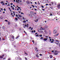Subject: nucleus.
Here are the masks:
<instances>
[{"label": "nucleus", "mask_w": 60, "mask_h": 60, "mask_svg": "<svg viewBox=\"0 0 60 60\" xmlns=\"http://www.w3.org/2000/svg\"><path fill=\"white\" fill-rule=\"evenodd\" d=\"M30 13L32 15H34V12L33 11H31Z\"/></svg>", "instance_id": "obj_1"}, {"label": "nucleus", "mask_w": 60, "mask_h": 60, "mask_svg": "<svg viewBox=\"0 0 60 60\" xmlns=\"http://www.w3.org/2000/svg\"><path fill=\"white\" fill-rule=\"evenodd\" d=\"M57 31L56 30H54L53 31V34H56V33Z\"/></svg>", "instance_id": "obj_2"}, {"label": "nucleus", "mask_w": 60, "mask_h": 60, "mask_svg": "<svg viewBox=\"0 0 60 60\" xmlns=\"http://www.w3.org/2000/svg\"><path fill=\"white\" fill-rule=\"evenodd\" d=\"M4 54H3L2 56H0V58H3V57H4Z\"/></svg>", "instance_id": "obj_3"}, {"label": "nucleus", "mask_w": 60, "mask_h": 60, "mask_svg": "<svg viewBox=\"0 0 60 60\" xmlns=\"http://www.w3.org/2000/svg\"><path fill=\"white\" fill-rule=\"evenodd\" d=\"M38 20H39V19L37 18V19L36 20H34V21L35 22H38Z\"/></svg>", "instance_id": "obj_4"}, {"label": "nucleus", "mask_w": 60, "mask_h": 60, "mask_svg": "<svg viewBox=\"0 0 60 60\" xmlns=\"http://www.w3.org/2000/svg\"><path fill=\"white\" fill-rule=\"evenodd\" d=\"M26 2L27 3V4H29L30 3V2H29V1L28 0H27L26 1Z\"/></svg>", "instance_id": "obj_5"}, {"label": "nucleus", "mask_w": 60, "mask_h": 60, "mask_svg": "<svg viewBox=\"0 0 60 60\" xmlns=\"http://www.w3.org/2000/svg\"><path fill=\"white\" fill-rule=\"evenodd\" d=\"M59 35V33H57V34H55V35H54V36H58Z\"/></svg>", "instance_id": "obj_6"}, {"label": "nucleus", "mask_w": 60, "mask_h": 60, "mask_svg": "<svg viewBox=\"0 0 60 60\" xmlns=\"http://www.w3.org/2000/svg\"><path fill=\"white\" fill-rule=\"evenodd\" d=\"M55 43L57 45H60V44L58 42V43H56V42H55Z\"/></svg>", "instance_id": "obj_7"}, {"label": "nucleus", "mask_w": 60, "mask_h": 60, "mask_svg": "<svg viewBox=\"0 0 60 60\" xmlns=\"http://www.w3.org/2000/svg\"><path fill=\"white\" fill-rule=\"evenodd\" d=\"M48 39V38H45L44 39V41H47Z\"/></svg>", "instance_id": "obj_8"}, {"label": "nucleus", "mask_w": 60, "mask_h": 60, "mask_svg": "<svg viewBox=\"0 0 60 60\" xmlns=\"http://www.w3.org/2000/svg\"><path fill=\"white\" fill-rule=\"evenodd\" d=\"M35 49L36 51L37 52H38V50H37V49L36 48V47H35Z\"/></svg>", "instance_id": "obj_9"}, {"label": "nucleus", "mask_w": 60, "mask_h": 60, "mask_svg": "<svg viewBox=\"0 0 60 60\" xmlns=\"http://www.w3.org/2000/svg\"><path fill=\"white\" fill-rule=\"evenodd\" d=\"M60 4L58 5V6H57V8H60Z\"/></svg>", "instance_id": "obj_10"}, {"label": "nucleus", "mask_w": 60, "mask_h": 60, "mask_svg": "<svg viewBox=\"0 0 60 60\" xmlns=\"http://www.w3.org/2000/svg\"><path fill=\"white\" fill-rule=\"evenodd\" d=\"M8 25H10V24H11V22H8Z\"/></svg>", "instance_id": "obj_11"}, {"label": "nucleus", "mask_w": 60, "mask_h": 60, "mask_svg": "<svg viewBox=\"0 0 60 60\" xmlns=\"http://www.w3.org/2000/svg\"><path fill=\"white\" fill-rule=\"evenodd\" d=\"M59 52V51H57V50H56L55 51V53H58Z\"/></svg>", "instance_id": "obj_12"}, {"label": "nucleus", "mask_w": 60, "mask_h": 60, "mask_svg": "<svg viewBox=\"0 0 60 60\" xmlns=\"http://www.w3.org/2000/svg\"><path fill=\"white\" fill-rule=\"evenodd\" d=\"M15 19L16 21H17L18 20V18H17V17H15Z\"/></svg>", "instance_id": "obj_13"}, {"label": "nucleus", "mask_w": 60, "mask_h": 60, "mask_svg": "<svg viewBox=\"0 0 60 60\" xmlns=\"http://www.w3.org/2000/svg\"><path fill=\"white\" fill-rule=\"evenodd\" d=\"M18 16L19 17H20V18H21V17H22V16H21V15H20L19 14H18Z\"/></svg>", "instance_id": "obj_14"}, {"label": "nucleus", "mask_w": 60, "mask_h": 60, "mask_svg": "<svg viewBox=\"0 0 60 60\" xmlns=\"http://www.w3.org/2000/svg\"><path fill=\"white\" fill-rule=\"evenodd\" d=\"M53 57V56L52 55H50V58H52Z\"/></svg>", "instance_id": "obj_15"}, {"label": "nucleus", "mask_w": 60, "mask_h": 60, "mask_svg": "<svg viewBox=\"0 0 60 60\" xmlns=\"http://www.w3.org/2000/svg\"><path fill=\"white\" fill-rule=\"evenodd\" d=\"M12 39H14V36H12Z\"/></svg>", "instance_id": "obj_16"}, {"label": "nucleus", "mask_w": 60, "mask_h": 60, "mask_svg": "<svg viewBox=\"0 0 60 60\" xmlns=\"http://www.w3.org/2000/svg\"><path fill=\"white\" fill-rule=\"evenodd\" d=\"M46 29H45V28H43V29L42 30H45Z\"/></svg>", "instance_id": "obj_17"}, {"label": "nucleus", "mask_w": 60, "mask_h": 60, "mask_svg": "<svg viewBox=\"0 0 60 60\" xmlns=\"http://www.w3.org/2000/svg\"><path fill=\"white\" fill-rule=\"evenodd\" d=\"M56 42H58H58H59V41L57 40H56Z\"/></svg>", "instance_id": "obj_18"}, {"label": "nucleus", "mask_w": 60, "mask_h": 60, "mask_svg": "<svg viewBox=\"0 0 60 60\" xmlns=\"http://www.w3.org/2000/svg\"><path fill=\"white\" fill-rule=\"evenodd\" d=\"M36 56L37 57H38H38H39V56H38V55L36 54Z\"/></svg>", "instance_id": "obj_19"}, {"label": "nucleus", "mask_w": 60, "mask_h": 60, "mask_svg": "<svg viewBox=\"0 0 60 60\" xmlns=\"http://www.w3.org/2000/svg\"><path fill=\"white\" fill-rule=\"evenodd\" d=\"M58 54V53H54V55H57Z\"/></svg>", "instance_id": "obj_20"}, {"label": "nucleus", "mask_w": 60, "mask_h": 60, "mask_svg": "<svg viewBox=\"0 0 60 60\" xmlns=\"http://www.w3.org/2000/svg\"><path fill=\"white\" fill-rule=\"evenodd\" d=\"M49 34H51V31L50 30H49Z\"/></svg>", "instance_id": "obj_21"}, {"label": "nucleus", "mask_w": 60, "mask_h": 60, "mask_svg": "<svg viewBox=\"0 0 60 60\" xmlns=\"http://www.w3.org/2000/svg\"><path fill=\"white\" fill-rule=\"evenodd\" d=\"M32 5V7H33V8H34V7H35L33 5Z\"/></svg>", "instance_id": "obj_22"}, {"label": "nucleus", "mask_w": 60, "mask_h": 60, "mask_svg": "<svg viewBox=\"0 0 60 60\" xmlns=\"http://www.w3.org/2000/svg\"><path fill=\"white\" fill-rule=\"evenodd\" d=\"M0 3L1 4H3V3H4V1H1L0 2Z\"/></svg>", "instance_id": "obj_23"}, {"label": "nucleus", "mask_w": 60, "mask_h": 60, "mask_svg": "<svg viewBox=\"0 0 60 60\" xmlns=\"http://www.w3.org/2000/svg\"><path fill=\"white\" fill-rule=\"evenodd\" d=\"M38 4H40V3H39V1H38Z\"/></svg>", "instance_id": "obj_24"}, {"label": "nucleus", "mask_w": 60, "mask_h": 60, "mask_svg": "<svg viewBox=\"0 0 60 60\" xmlns=\"http://www.w3.org/2000/svg\"><path fill=\"white\" fill-rule=\"evenodd\" d=\"M16 60H19V58H18V57H17V58H16Z\"/></svg>", "instance_id": "obj_25"}, {"label": "nucleus", "mask_w": 60, "mask_h": 60, "mask_svg": "<svg viewBox=\"0 0 60 60\" xmlns=\"http://www.w3.org/2000/svg\"><path fill=\"white\" fill-rule=\"evenodd\" d=\"M23 22L24 23H26V20H24L23 21Z\"/></svg>", "instance_id": "obj_26"}, {"label": "nucleus", "mask_w": 60, "mask_h": 60, "mask_svg": "<svg viewBox=\"0 0 60 60\" xmlns=\"http://www.w3.org/2000/svg\"><path fill=\"white\" fill-rule=\"evenodd\" d=\"M2 29H4V26H3V27H2Z\"/></svg>", "instance_id": "obj_27"}, {"label": "nucleus", "mask_w": 60, "mask_h": 60, "mask_svg": "<svg viewBox=\"0 0 60 60\" xmlns=\"http://www.w3.org/2000/svg\"><path fill=\"white\" fill-rule=\"evenodd\" d=\"M45 28H47L48 27V26H45Z\"/></svg>", "instance_id": "obj_28"}, {"label": "nucleus", "mask_w": 60, "mask_h": 60, "mask_svg": "<svg viewBox=\"0 0 60 60\" xmlns=\"http://www.w3.org/2000/svg\"><path fill=\"white\" fill-rule=\"evenodd\" d=\"M39 36V35L38 34L37 35H36V37H38Z\"/></svg>", "instance_id": "obj_29"}, {"label": "nucleus", "mask_w": 60, "mask_h": 60, "mask_svg": "<svg viewBox=\"0 0 60 60\" xmlns=\"http://www.w3.org/2000/svg\"><path fill=\"white\" fill-rule=\"evenodd\" d=\"M12 35H10V38H11V36H12Z\"/></svg>", "instance_id": "obj_30"}, {"label": "nucleus", "mask_w": 60, "mask_h": 60, "mask_svg": "<svg viewBox=\"0 0 60 60\" xmlns=\"http://www.w3.org/2000/svg\"><path fill=\"white\" fill-rule=\"evenodd\" d=\"M49 40L50 41H52V39H49Z\"/></svg>", "instance_id": "obj_31"}, {"label": "nucleus", "mask_w": 60, "mask_h": 60, "mask_svg": "<svg viewBox=\"0 0 60 60\" xmlns=\"http://www.w3.org/2000/svg\"><path fill=\"white\" fill-rule=\"evenodd\" d=\"M5 21H6V22H8V20H5Z\"/></svg>", "instance_id": "obj_32"}, {"label": "nucleus", "mask_w": 60, "mask_h": 60, "mask_svg": "<svg viewBox=\"0 0 60 60\" xmlns=\"http://www.w3.org/2000/svg\"><path fill=\"white\" fill-rule=\"evenodd\" d=\"M12 9H13V10H14V7H13L12 8Z\"/></svg>", "instance_id": "obj_33"}, {"label": "nucleus", "mask_w": 60, "mask_h": 60, "mask_svg": "<svg viewBox=\"0 0 60 60\" xmlns=\"http://www.w3.org/2000/svg\"><path fill=\"white\" fill-rule=\"evenodd\" d=\"M10 4H11V5H13V3H11Z\"/></svg>", "instance_id": "obj_34"}, {"label": "nucleus", "mask_w": 60, "mask_h": 60, "mask_svg": "<svg viewBox=\"0 0 60 60\" xmlns=\"http://www.w3.org/2000/svg\"><path fill=\"white\" fill-rule=\"evenodd\" d=\"M25 59L26 60H27V58H26V57H25Z\"/></svg>", "instance_id": "obj_35"}, {"label": "nucleus", "mask_w": 60, "mask_h": 60, "mask_svg": "<svg viewBox=\"0 0 60 60\" xmlns=\"http://www.w3.org/2000/svg\"><path fill=\"white\" fill-rule=\"evenodd\" d=\"M50 9H52V7H50Z\"/></svg>", "instance_id": "obj_36"}, {"label": "nucleus", "mask_w": 60, "mask_h": 60, "mask_svg": "<svg viewBox=\"0 0 60 60\" xmlns=\"http://www.w3.org/2000/svg\"><path fill=\"white\" fill-rule=\"evenodd\" d=\"M41 7L43 8H44V6H42Z\"/></svg>", "instance_id": "obj_37"}, {"label": "nucleus", "mask_w": 60, "mask_h": 60, "mask_svg": "<svg viewBox=\"0 0 60 60\" xmlns=\"http://www.w3.org/2000/svg\"><path fill=\"white\" fill-rule=\"evenodd\" d=\"M21 14H24V13H23V12H22L21 13Z\"/></svg>", "instance_id": "obj_38"}, {"label": "nucleus", "mask_w": 60, "mask_h": 60, "mask_svg": "<svg viewBox=\"0 0 60 60\" xmlns=\"http://www.w3.org/2000/svg\"><path fill=\"white\" fill-rule=\"evenodd\" d=\"M42 35H41V34L40 35V37H42Z\"/></svg>", "instance_id": "obj_39"}, {"label": "nucleus", "mask_w": 60, "mask_h": 60, "mask_svg": "<svg viewBox=\"0 0 60 60\" xmlns=\"http://www.w3.org/2000/svg\"><path fill=\"white\" fill-rule=\"evenodd\" d=\"M27 27H28V24H27Z\"/></svg>", "instance_id": "obj_40"}, {"label": "nucleus", "mask_w": 60, "mask_h": 60, "mask_svg": "<svg viewBox=\"0 0 60 60\" xmlns=\"http://www.w3.org/2000/svg\"><path fill=\"white\" fill-rule=\"evenodd\" d=\"M4 11H6V9H5L4 8Z\"/></svg>", "instance_id": "obj_41"}, {"label": "nucleus", "mask_w": 60, "mask_h": 60, "mask_svg": "<svg viewBox=\"0 0 60 60\" xmlns=\"http://www.w3.org/2000/svg\"><path fill=\"white\" fill-rule=\"evenodd\" d=\"M43 28H40V29H41V30H42Z\"/></svg>", "instance_id": "obj_42"}, {"label": "nucleus", "mask_w": 60, "mask_h": 60, "mask_svg": "<svg viewBox=\"0 0 60 60\" xmlns=\"http://www.w3.org/2000/svg\"><path fill=\"white\" fill-rule=\"evenodd\" d=\"M4 5V3H3L2 4V5Z\"/></svg>", "instance_id": "obj_43"}, {"label": "nucleus", "mask_w": 60, "mask_h": 60, "mask_svg": "<svg viewBox=\"0 0 60 60\" xmlns=\"http://www.w3.org/2000/svg\"><path fill=\"white\" fill-rule=\"evenodd\" d=\"M16 17H18V15L16 14Z\"/></svg>", "instance_id": "obj_44"}, {"label": "nucleus", "mask_w": 60, "mask_h": 60, "mask_svg": "<svg viewBox=\"0 0 60 60\" xmlns=\"http://www.w3.org/2000/svg\"><path fill=\"white\" fill-rule=\"evenodd\" d=\"M51 4H52V5H53V2H52V3H51Z\"/></svg>", "instance_id": "obj_45"}, {"label": "nucleus", "mask_w": 60, "mask_h": 60, "mask_svg": "<svg viewBox=\"0 0 60 60\" xmlns=\"http://www.w3.org/2000/svg\"><path fill=\"white\" fill-rule=\"evenodd\" d=\"M29 15V16H31V17H32V15Z\"/></svg>", "instance_id": "obj_46"}, {"label": "nucleus", "mask_w": 60, "mask_h": 60, "mask_svg": "<svg viewBox=\"0 0 60 60\" xmlns=\"http://www.w3.org/2000/svg\"><path fill=\"white\" fill-rule=\"evenodd\" d=\"M1 11H3V8H1Z\"/></svg>", "instance_id": "obj_47"}, {"label": "nucleus", "mask_w": 60, "mask_h": 60, "mask_svg": "<svg viewBox=\"0 0 60 60\" xmlns=\"http://www.w3.org/2000/svg\"><path fill=\"white\" fill-rule=\"evenodd\" d=\"M39 55L41 56H42V55L41 54H39Z\"/></svg>", "instance_id": "obj_48"}, {"label": "nucleus", "mask_w": 60, "mask_h": 60, "mask_svg": "<svg viewBox=\"0 0 60 60\" xmlns=\"http://www.w3.org/2000/svg\"><path fill=\"white\" fill-rule=\"evenodd\" d=\"M53 42H54V41H51V43H53Z\"/></svg>", "instance_id": "obj_49"}, {"label": "nucleus", "mask_w": 60, "mask_h": 60, "mask_svg": "<svg viewBox=\"0 0 60 60\" xmlns=\"http://www.w3.org/2000/svg\"><path fill=\"white\" fill-rule=\"evenodd\" d=\"M50 16H52V14H50Z\"/></svg>", "instance_id": "obj_50"}, {"label": "nucleus", "mask_w": 60, "mask_h": 60, "mask_svg": "<svg viewBox=\"0 0 60 60\" xmlns=\"http://www.w3.org/2000/svg\"><path fill=\"white\" fill-rule=\"evenodd\" d=\"M7 4H7V3H5V4L6 5H7Z\"/></svg>", "instance_id": "obj_51"}, {"label": "nucleus", "mask_w": 60, "mask_h": 60, "mask_svg": "<svg viewBox=\"0 0 60 60\" xmlns=\"http://www.w3.org/2000/svg\"><path fill=\"white\" fill-rule=\"evenodd\" d=\"M18 38H19V37H18V36H17V37L15 38H16V39H17Z\"/></svg>", "instance_id": "obj_52"}, {"label": "nucleus", "mask_w": 60, "mask_h": 60, "mask_svg": "<svg viewBox=\"0 0 60 60\" xmlns=\"http://www.w3.org/2000/svg\"><path fill=\"white\" fill-rule=\"evenodd\" d=\"M33 29V28H31V30H32Z\"/></svg>", "instance_id": "obj_53"}, {"label": "nucleus", "mask_w": 60, "mask_h": 60, "mask_svg": "<svg viewBox=\"0 0 60 60\" xmlns=\"http://www.w3.org/2000/svg\"><path fill=\"white\" fill-rule=\"evenodd\" d=\"M18 9H20V8L19 7H18Z\"/></svg>", "instance_id": "obj_54"}, {"label": "nucleus", "mask_w": 60, "mask_h": 60, "mask_svg": "<svg viewBox=\"0 0 60 60\" xmlns=\"http://www.w3.org/2000/svg\"><path fill=\"white\" fill-rule=\"evenodd\" d=\"M31 32H32V33H34V31H33V30H32V31H31Z\"/></svg>", "instance_id": "obj_55"}, {"label": "nucleus", "mask_w": 60, "mask_h": 60, "mask_svg": "<svg viewBox=\"0 0 60 60\" xmlns=\"http://www.w3.org/2000/svg\"><path fill=\"white\" fill-rule=\"evenodd\" d=\"M8 60H11V59H10V58H9L8 59Z\"/></svg>", "instance_id": "obj_56"}, {"label": "nucleus", "mask_w": 60, "mask_h": 60, "mask_svg": "<svg viewBox=\"0 0 60 60\" xmlns=\"http://www.w3.org/2000/svg\"><path fill=\"white\" fill-rule=\"evenodd\" d=\"M26 24H25V27H26Z\"/></svg>", "instance_id": "obj_57"}, {"label": "nucleus", "mask_w": 60, "mask_h": 60, "mask_svg": "<svg viewBox=\"0 0 60 60\" xmlns=\"http://www.w3.org/2000/svg\"><path fill=\"white\" fill-rule=\"evenodd\" d=\"M18 0H16V2H18Z\"/></svg>", "instance_id": "obj_58"}, {"label": "nucleus", "mask_w": 60, "mask_h": 60, "mask_svg": "<svg viewBox=\"0 0 60 60\" xmlns=\"http://www.w3.org/2000/svg\"><path fill=\"white\" fill-rule=\"evenodd\" d=\"M42 38H43V37H42L40 38V39H42Z\"/></svg>", "instance_id": "obj_59"}, {"label": "nucleus", "mask_w": 60, "mask_h": 60, "mask_svg": "<svg viewBox=\"0 0 60 60\" xmlns=\"http://www.w3.org/2000/svg\"><path fill=\"white\" fill-rule=\"evenodd\" d=\"M22 59L21 58H19V60H21Z\"/></svg>", "instance_id": "obj_60"}, {"label": "nucleus", "mask_w": 60, "mask_h": 60, "mask_svg": "<svg viewBox=\"0 0 60 60\" xmlns=\"http://www.w3.org/2000/svg\"><path fill=\"white\" fill-rule=\"evenodd\" d=\"M52 52H54V50H52Z\"/></svg>", "instance_id": "obj_61"}, {"label": "nucleus", "mask_w": 60, "mask_h": 60, "mask_svg": "<svg viewBox=\"0 0 60 60\" xmlns=\"http://www.w3.org/2000/svg\"><path fill=\"white\" fill-rule=\"evenodd\" d=\"M49 39H51V38L50 37H49Z\"/></svg>", "instance_id": "obj_62"}, {"label": "nucleus", "mask_w": 60, "mask_h": 60, "mask_svg": "<svg viewBox=\"0 0 60 60\" xmlns=\"http://www.w3.org/2000/svg\"><path fill=\"white\" fill-rule=\"evenodd\" d=\"M48 5V4H46V5L47 6Z\"/></svg>", "instance_id": "obj_63"}, {"label": "nucleus", "mask_w": 60, "mask_h": 60, "mask_svg": "<svg viewBox=\"0 0 60 60\" xmlns=\"http://www.w3.org/2000/svg\"><path fill=\"white\" fill-rule=\"evenodd\" d=\"M46 38H48V37L47 36H46Z\"/></svg>", "instance_id": "obj_64"}]
</instances>
